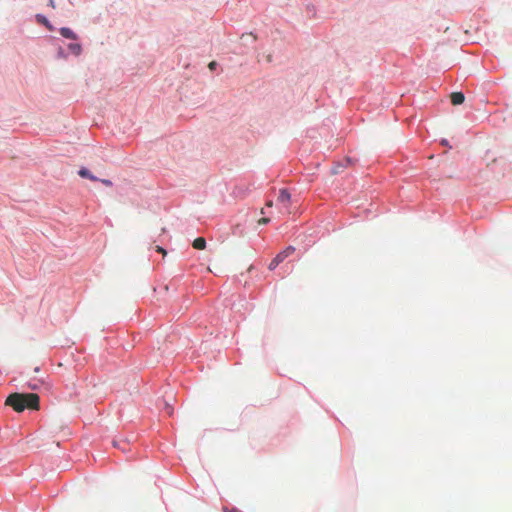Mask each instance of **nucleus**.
Instances as JSON below:
<instances>
[{"instance_id":"1","label":"nucleus","mask_w":512,"mask_h":512,"mask_svg":"<svg viewBox=\"0 0 512 512\" xmlns=\"http://www.w3.org/2000/svg\"><path fill=\"white\" fill-rule=\"evenodd\" d=\"M5 404L11 406L16 412H22L25 409L37 410L39 396L35 393H12L7 397Z\"/></svg>"},{"instance_id":"2","label":"nucleus","mask_w":512,"mask_h":512,"mask_svg":"<svg viewBox=\"0 0 512 512\" xmlns=\"http://www.w3.org/2000/svg\"><path fill=\"white\" fill-rule=\"evenodd\" d=\"M277 203L280 205L281 214L291 213V195L287 189H281L277 197Z\"/></svg>"},{"instance_id":"3","label":"nucleus","mask_w":512,"mask_h":512,"mask_svg":"<svg viewBox=\"0 0 512 512\" xmlns=\"http://www.w3.org/2000/svg\"><path fill=\"white\" fill-rule=\"evenodd\" d=\"M294 251L295 248L293 246H288L283 251L278 253L276 257L270 262L268 266L269 270H274L281 262L284 261V259L292 255Z\"/></svg>"},{"instance_id":"4","label":"nucleus","mask_w":512,"mask_h":512,"mask_svg":"<svg viewBox=\"0 0 512 512\" xmlns=\"http://www.w3.org/2000/svg\"><path fill=\"white\" fill-rule=\"evenodd\" d=\"M450 99L453 105H460L464 102L465 96L462 92H453L450 95Z\"/></svg>"},{"instance_id":"5","label":"nucleus","mask_w":512,"mask_h":512,"mask_svg":"<svg viewBox=\"0 0 512 512\" xmlns=\"http://www.w3.org/2000/svg\"><path fill=\"white\" fill-rule=\"evenodd\" d=\"M45 379L43 377H40V378H34L32 379L29 384H28V387L32 390H37L39 389L41 386L45 385Z\"/></svg>"},{"instance_id":"6","label":"nucleus","mask_w":512,"mask_h":512,"mask_svg":"<svg viewBox=\"0 0 512 512\" xmlns=\"http://www.w3.org/2000/svg\"><path fill=\"white\" fill-rule=\"evenodd\" d=\"M60 34L64 38H67V39H72V40H76L77 39V35L68 27H62L60 29Z\"/></svg>"},{"instance_id":"7","label":"nucleus","mask_w":512,"mask_h":512,"mask_svg":"<svg viewBox=\"0 0 512 512\" xmlns=\"http://www.w3.org/2000/svg\"><path fill=\"white\" fill-rule=\"evenodd\" d=\"M79 176L82 178H88L92 181H98V178L95 177L87 168H81L78 172Z\"/></svg>"},{"instance_id":"8","label":"nucleus","mask_w":512,"mask_h":512,"mask_svg":"<svg viewBox=\"0 0 512 512\" xmlns=\"http://www.w3.org/2000/svg\"><path fill=\"white\" fill-rule=\"evenodd\" d=\"M193 247L197 250H203L206 247V240L203 237H198L193 241Z\"/></svg>"},{"instance_id":"9","label":"nucleus","mask_w":512,"mask_h":512,"mask_svg":"<svg viewBox=\"0 0 512 512\" xmlns=\"http://www.w3.org/2000/svg\"><path fill=\"white\" fill-rule=\"evenodd\" d=\"M68 49L70 52L76 56L80 55L82 52V47L78 43H71L68 45Z\"/></svg>"},{"instance_id":"10","label":"nucleus","mask_w":512,"mask_h":512,"mask_svg":"<svg viewBox=\"0 0 512 512\" xmlns=\"http://www.w3.org/2000/svg\"><path fill=\"white\" fill-rule=\"evenodd\" d=\"M270 222V218H267V217H263L261 219H259L258 223L260 225H264V224H268Z\"/></svg>"},{"instance_id":"11","label":"nucleus","mask_w":512,"mask_h":512,"mask_svg":"<svg viewBox=\"0 0 512 512\" xmlns=\"http://www.w3.org/2000/svg\"><path fill=\"white\" fill-rule=\"evenodd\" d=\"M165 409H166L168 415H172L173 409L169 404H167V403L165 404Z\"/></svg>"},{"instance_id":"12","label":"nucleus","mask_w":512,"mask_h":512,"mask_svg":"<svg viewBox=\"0 0 512 512\" xmlns=\"http://www.w3.org/2000/svg\"><path fill=\"white\" fill-rule=\"evenodd\" d=\"M217 66V63L215 61H212L209 63L208 67L210 70H214Z\"/></svg>"},{"instance_id":"13","label":"nucleus","mask_w":512,"mask_h":512,"mask_svg":"<svg viewBox=\"0 0 512 512\" xmlns=\"http://www.w3.org/2000/svg\"><path fill=\"white\" fill-rule=\"evenodd\" d=\"M156 251L159 252V253H162L163 255H166V251L162 247H160V246L156 247Z\"/></svg>"},{"instance_id":"14","label":"nucleus","mask_w":512,"mask_h":512,"mask_svg":"<svg viewBox=\"0 0 512 512\" xmlns=\"http://www.w3.org/2000/svg\"><path fill=\"white\" fill-rule=\"evenodd\" d=\"M224 512H240V511L236 508H231V509L224 508Z\"/></svg>"},{"instance_id":"15","label":"nucleus","mask_w":512,"mask_h":512,"mask_svg":"<svg viewBox=\"0 0 512 512\" xmlns=\"http://www.w3.org/2000/svg\"><path fill=\"white\" fill-rule=\"evenodd\" d=\"M101 182H102L103 184H105L106 186H111V185H112V183H111V181H110V180L103 179V180H101Z\"/></svg>"},{"instance_id":"16","label":"nucleus","mask_w":512,"mask_h":512,"mask_svg":"<svg viewBox=\"0 0 512 512\" xmlns=\"http://www.w3.org/2000/svg\"><path fill=\"white\" fill-rule=\"evenodd\" d=\"M49 5L54 8L55 7L54 0H49Z\"/></svg>"},{"instance_id":"17","label":"nucleus","mask_w":512,"mask_h":512,"mask_svg":"<svg viewBox=\"0 0 512 512\" xmlns=\"http://www.w3.org/2000/svg\"><path fill=\"white\" fill-rule=\"evenodd\" d=\"M266 206H267V207H272V206H273V202H272V201H268V202L266 203Z\"/></svg>"},{"instance_id":"18","label":"nucleus","mask_w":512,"mask_h":512,"mask_svg":"<svg viewBox=\"0 0 512 512\" xmlns=\"http://www.w3.org/2000/svg\"><path fill=\"white\" fill-rule=\"evenodd\" d=\"M34 371H35L36 373H38V372L40 371V368H39V367H35V368H34Z\"/></svg>"},{"instance_id":"19","label":"nucleus","mask_w":512,"mask_h":512,"mask_svg":"<svg viewBox=\"0 0 512 512\" xmlns=\"http://www.w3.org/2000/svg\"><path fill=\"white\" fill-rule=\"evenodd\" d=\"M45 24L46 26L48 27V29H51V26L48 25V23L45 21Z\"/></svg>"}]
</instances>
